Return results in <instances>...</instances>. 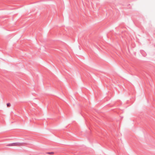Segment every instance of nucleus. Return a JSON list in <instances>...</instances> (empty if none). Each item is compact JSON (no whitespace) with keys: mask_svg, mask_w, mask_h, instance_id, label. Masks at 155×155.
<instances>
[{"mask_svg":"<svg viewBox=\"0 0 155 155\" xmlns=\"http://www.w3.org/2000/svg\"><path fill=\"white\" fill-rule=\"evenodd\" d=\"M47 153L53 155L54 154V153L53 152H48V153Z\"/></svg>","mask_w":155,"mask_h":155,"instance_id":"1","label":"nucleus"},{"mask_svg":"<svg viewBox=\"0 0 155 155\" xmlns=\"http://www.w3.org/2000/svg\"><path fill=\"white\" fill-rule=\"evenodd\" d=\"M7 107H10V105H11V104L9 103H7Z\"/></svg>","mask_w":155,"mask_h":155,"instance_id":"2","label":"nucleus"}]
</instances>
